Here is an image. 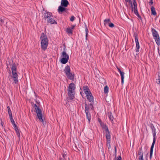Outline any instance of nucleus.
Returning a JSON list of instances; mask_svg holds the SVG:
<instances>
[{"instance_id": "f257e3e1", "label": "nucleus", "mask_w": 160, "mask_h": 160, "mask_svg": "<svg viewBox=\"0 0 160 160\" xmlns=\"http://www.w3.org/2000/svg\"><path fill=\"white\" fill-rule=\"evenodd\" d=\"M75 85L74 83L72 82L69 85L68 90V99L72 100L75 98Z\"/></svg>"}, {"instance_id": "f03ea898", "label": "nucleus", "mask_w": 160, "mask_h": 160, "mask_svg": "<svg viewBox=\"0 0 160 160\" xmlns=\"http://www.w3.org/2000/svg\"><path fill=\"white\" fill-rule=\"evenodd\" d=\"M150 126L151 129L152 131V133L153 134V139L152 143V144L151 147L150 148V159H151L152 158L153 151V149L154 148V146L155 144V143L156 141V129L155 128L154 126L151 123L150 125Z\"/></svg>"}, {"instance_id": "7ed1b4c3", "label": "nucleus", "mask_w": 160, "mask_h": 160, "mask_svg": "<svg viewBox=\"0 0 160 160\" xmlns=\"http://www.w3.org/2000/svg\"><path fill=\"white\" fill-rule=\"evenodd\" d=\"M41 46L42 48L45 50L47 48L48 44V40L46 35L42 33L40 37Z\"/></svg>"}, {"instance_id": "20e7f679", "label": "nucleus", "mask_w": 160, "mask_h": 160, "mask_svg": "<svg viewBox=\"0 0 160 160\" xmlns=\"http://www.w3.org/2000/svg\"><path fill=\"white\" fill-rule=\"evenodd\" d=\"M11 69L12 74V77L13 78L14 82L16 84L18 82V75L17 71V66L15 63L12 64Z\"/></svg>"}, {"instance_id": "39448f33", "label": "nucleus", "mask_w": 160, "mask_h": 160, "mask_svg": "<svg viewBox=\"0 0 160 160\" xmlns=\"http://www.w3.org/2000/svg\"><path fill=\"white\" fill-rule=\"evenodd\" d=\"M65 48L63 49V51L62 53L61 57L62 58L61 59L60 61L61 63L63 64L66 63L69 60V56L66 52L65 51Z\"/></svg>"}, {"instance_id": "423d86ee", "label": "nucleus", "mask_w": 160, "mask_h": 160, "mask_svg": "<svg viewBox=\"0 0 160 160\" xmlns=\"http://www.w3.org/2000/svg\"><path fill=\"white\" fill-rule=\"evenodd\" d=\"M34 107L35 108V112L37 113V117L39 120L42 122H43L42 118V111L39 106H38L36 104H34Z\"/></svg>"}, {"instance_id": "0eeeda50", "label": "nucleus", "mask_w": 160, "mask_h": 160, "mask_svg": "<svg viewBox=\"0 0 160 160\" xmlns=\"http://www.w3.org/2000/svg\"><path fill=\"white\" fill-rule=\"evenodd\" d=\"M151 32L152 36L158 46L160 45V37L158 33L154 29L152 28Z\"/></svg>"}, {"instance_id": "6e6552de", "label": "nucleus", "mask_w": 160, "mask_h": 160, "mask_svg": "<svg viewBox=\"0 0 160 160\" xmlns=\"http://www.w3.org/2000/svg\"><path fill=\"white\" fill-rule=\"evenodd\" d=\"M134 37H135V42L136 44V52H137L136 53V55H137L139 54V49L140 48V46L139 44V43L138 40V37L137 35V34L135 33H134Z\"/></svg>"}, {"instance_id": "1a4fd4ad", "label": "nucleus", "mask_w": 160, "mask_h": 160, "mask_svg": "<svg viewBox=\"0 0 160 160\" xmlns=\"http://www.w3.org/2000/svg\"><path fill=\"white\" fill-rule=\"evenodd\" d=\"M68 11V9L63 6H60L58 9V11L59 13L61 14L64 12H66Z\"/></svg>"}, {"instance_id": "9d476101", "label": "nucleus", "mask_w": 160, "mask_h": 160, "mask_svg": "<svg viewBox=\"0 0 160 160\" xmlns=\"http://www.w3.org/2000/svg\"><path fill=\"white\" fill-rule=\"evenodd\" d=\"M138 160H144L143 158V153L142 148H139L138 151Z\"/></svg>"}, {"instance_id": "9b49d317", "label": "nucleus", "mask_w": 160, "mask_h": 160, "mask_svg": "<svg viewBox=\"0 0 160 160\" xmlns=\"http://www.w3.org/2000/svg\"><path fill=\"white\" fill-rule=\"evenodd\" d=\"M83 91L86 95L88 94H91L90 91L87 86H85L83 87Z\"/></svg>"}, {"instance_id": "f8f14e48", "label": "nucleus", "mask_w": 160, "mask_h": 160, "mask_svg": "<svg viewBox=\"0 0 160 160\" xmlns=\"http://www.w3.org/2000/svg\"><path fill=\"white\" fill-rule=\"evenodd\" d=\"M52 15V13L49 12H46V11H45L44 14V18L46 20L47 18L49 19L51 16Z\"/></svg>"}, {"instance_id": "ddd939ff", "label": "nucleus", "mask_w": 160, "mask_h": 160, "mask_svg": "<svg viewBox=\"0 0 160 160\" xmlns=\"http://www.w3.org/2000/svg\"><path fill=\"white\" fill-rule=\"evenodd\" d=\"M68 2L67 0H61V6H63L64 7H67L69 5Z\"/></svg>"}, {"instance_id": "4468645a", "label": "nucleus", "mask_w": 160, "mask_h": 160, "mask_svg": "<svg viewBox=\"0 0 160 160\" xmlns=\"http://www.w3.org/2000/svg\"><path fill=\"white\" fill-rule=\"evenodd\" d=\"M87 98L90 102H92L93 101V97L92 94H88L86 95Z\"/></svg>"}, {"instance_id": "2eb2a0df", "label": "nucleus", "mask_w": 160, "mask_h": 160, "mask_svg": "<svg viewBox=\"0 0 160 160\" xmlns=\"http://www.w3.org/2000/svg\"><path fill=\"white\" fill-rule=\"evenodd\" d=\"M13 126L14 128V129L16 132L18 137H20V133L18 126L16 124H14Z\"/></svg>"}, {"instance_id": "dca6fc26", "label": "nucleus", "mask_w": 160, "mask_h": 160, "mask_svg": "<svg viewBox=\"0 0 160 160\" xmlns=\"http://www.w3.org/2000/svg\"><path fill=\"white\" fill-rule=\"evenodd\" d=\"M66 75L68 79L70 80H73L74 79V74H72L71 72Z\"/></svg>"}, {"instance_id": "f3484780", "label": "nucleus", "mask_w": 160, "mask_h": 160, "mask_svg": "<svg viewBox=\"0 0 160 160\" xmlns=\"http://www.w3.org/2000/svg\"><path fill=\"white\" fill-rule=\"evenodd\" d=\"M64 71L66 75L68 74V73L70 72L71 69L70 67L68 65H67L64 69Z\"/></svg>"}, {"instance_id": "a211bd4d", "label": "nucleus", "mask_w": 160, "mask_h": 160, "mask_svg": "<svg viewBox=\"0 0 160 160\" xmlns=\"http://www.w3.org/2000/svg\"><path fill=\"white\" fill-rule=\"evenodd\" d=\"M48 22H50L51 24H57V22L53 18H50L49 19L47 20Z\"/></svg>"}, {"instance_id": "6ab92c4d", "label": "nucleus", "mask_w": 160, "mask_h": 160, "mask_svg": "<svg viewBox=\"0 0 160 160\" xmlns=\"http://www.w3.org/2000/svg\"><path fill=\"white\" fill-rule=\"evenodd\" d=\"M86 114V117L87 119L88 120V121L89 123L90 122L91 120V114L89 112H85Z\"/></svg>"}, {"instance_id": "aec40b11", "label": "nucleus", "mask_w": 160, "mask_h": 160, "mask_svg": "<svg viewBox=\"0 0 160 160\" xmlns=\"http://www.w3.org/2000/svg\"><path fill=\"white\" fill-rule=\"evenodd\" d=\"M125 73L124 72H121L120 74L121 78V83L123 84L124 83V75Z\"/></svg>"}, {"instance_id": "412c9836", "label": "nucleus", "mask_w": 160, "mask_h": 160, "mask_svg": "<svg viewBox=\"0 0 160 160\" xmlns=\"http://www.w3.org/2000/svg\"><path fill=\"white\" fill-rule=\"evenodd\" d=\"M151 10L152 14L154 15H156L157 14V13L156 12L155 8L153 6H152L151 7Z\"/></svg>"}, {"instance_id": "4be33fe9", "label": "nucleus", "mask_w": 160, "mask_h": 160, "mask_svg": "<svg viewBox=\"0 0 160 160\" xmlns=\"http://www.w3.org/2000/svg\"><path fill=\"white\" fill-rule=\"evenodd\" d=\"M106 139H107V142L110 141L111 136L110 135V133H109V132H108V133H106Z\"/></svg>"}, {"instance_id": "5701e85b", "label": "nucleus", "mask_w": 160, "mask_h": 160, "mask_svg": "<svg viewBox=\"0 0 160 160\" xmlns=\"http://www.w3.org/2000/svg\"><path fill=\"white\" fill-rule=\"evenodd\" d=\"M133 3L134 7H133V8H132V9H134V12L137 11H138L137 5L136 2H133Z\"/></svg>"}, {"instance_id": "b1692460", "label": "nucleus", "mask_w": 160, "mask_h": 160, "mask_svg": "<svg viewBox=\"0 0 160 160\" xmlns=\"http://www.w3.org/2000/svg\"><path fill=\"white\" fill-rule=\"evenodd\" d=\"M110 22H111V21L110 19H106L104 20V24L105 26L109 25Z\"/></svg>"}, {"instance_id": "393cba45", "label": "nucleus", "mask_w": 160, "mask_h": 160, "mask_svg": "<svg viewBox=\"0 0 160 160\" xmlns=\"http://www.w3.org/2000/svg\"><path fill=\"white\" fill-rule=\"evenodd\" d=\"M85 112H89V110L90 109V107L89 106H88L86 102L85 103Z\"/></svg>"}, {"instance_id": "a878e982", "label": "nucleus", "mask_w": 160, "mask_h": 160, "mask_svg": "<svg viewBox=\"0 0 160 160\" xmlns=\"http://www.w3.org/2000/svg\"><path fill=\"white\" fill-rule=\"evenodd\" d=\"M109 88L107 86H106L104 88V92L105 94L107 93L108 91Z\"/></svg>"}, {"instance_id": "bb28decb", "label": "nucleus", "mask_w": 160, "mask_h": 160, "mask_svg": "<svg viewBox=\"0 0 160 160\" xmlns=\"http://www.w3.org/2000/svg\"><path fill=\"white\" fill-rule=\"evenodd\" d=\"M8 109V112L9 114V117L11 116H12L11 111L10 109V108L9 106L7 107Z\"/></svg>"}, {"instance_id": "cd10ccee", "label": "nucleus", "mask_w": 160, "mask_h": 160, "mask_svg": "<svg viewBox=\"0 0 160 160\" xmlns=\"http://www.w3.org/2000/svg\"><path fill=\"white\" fill-rule=\"evenodd\" d=\"M66 31L67 33L68 34H72V30L69 28H67Z\"/></svg>"}, {"instance_id": "c85d7f7f", "label": "nucleus", "mask_w": 160, "mask_h": 160, "mask_svg": "<svg viewBox=\"0 0 160 160\" xmlns=\"http://www.w3.org/2000/svg\"><path fill=\"white\" fill-rule=\"evenodd\" d=\"M156 82L157 83L160 85V71L159 72L158 78L156 79Z\"/></svg>"}, {"instance_id": "c756f323", "label": "nucleus", "mask_w": 160, "mask_h": 160, "mask_svg": "<svg viewBox=\"0 0 160 160\" xmlns=\"http://www.w3.org/2000/svg\"><path fill=\"white\" fill-rule=\"evenodd\" d=\"M9 118H10V119L11 122L12 124L13 125L14 124H15V122H14L13 119L12 118V116H10Z\"/></svg>"}, {"instance_id": "7c9ffc66", "label": "nucleus", "mask_w": 160, "mask_h": 160, "mask_svg": "<svg viewBox=\"0 0 160 160\" xmlns=\"http://www.w3.org/2000/svg\"><path fill=\"white\" fill-rule=\"evenodd\" d=\"M135 14L140 18L141 20H142V18L141 16L139 15L138 11H137L134 12Z\"/></svg>"}, {"instance_id": "2f4dec72", "label": "nucleus", "mask_w": 160, "mask_h": 160, "mask_svg": "<svg viewBox=\"0 0 160 160\" xmlns=\"http://www.w3.org/2000/svg\"><path fill=\"white\" fill-rule=\"evenodd\" d=\"M85 32H86V40H87V39L88 33V30L87 27L85 28Z\"/></svg>"}, {"instance_id": "473e14b6", "label": "nucleus", "mask_w": 160, "mask_h": 160, "mask_svg": "<svg viewBox=\"0 0 160 160\" xmlns=\"http://www.w3.org/2000/svg\"><path fill=\"white\" fill-rule=\"evenodd\" d=\"M109 119L112 122L113 120V116L112 115V113H110L109 116Z\"/></svg>"}, {"instance_id": "72a5a7b5", "label": "nucleus", "mask_w": 160, "mask_h": 160, "mask_svg": "<svg viewBox=\"0 0 160 160\" xmlns=\"http://www.w3.org/2000/svg\"><path fill=\"white\" fill-rule=\"evenodd\" d=\"M102 127V128L105 129L106 128L108 127L104 123H101L100 125Z\"/></svg>"}, {"instance_id": "f704fd0d", "label": "nucleus", "mask_w": 160, "mask_h": 160, "mask_svg": "<svg viewBox=\"0 0 160 160\" xmlns=\"http://www.w3.org/2000/svg\"><path fill=\"white\" fill-rule=\"evenodd\" d=\"M107 145L108 146V148H111L110 146V141H107Z\"/></svg>"}, {"instance_id": "c9c22d12", "label": "nucleus", "mask_w": 160, "mask_h": 160, "mask_svg": "<svg viewBox=\"0 0 160 160\" xmlns=\"http://www.w3.org/2000/svg\"><path fill=\"white\" fill-rule=\"evenodd\" d=\"M125 0L126 2H129L131 4V7H132V8H133V5H132V2L131 0Z\"/></svg>"}, {"instance_id": "e433bc0d", "label": "nucleus", "mask_w": 160, "mask_h": 160, "mask_svg": "<svg viewBox=\"0 0 160 160\" xmlns=\"http://www.w3.org/2000/svg\"><path fill=\"white\" fill-rule=\"evenodd\" d=\"M75 18V17L73 16H72L70 18V20L71 22H73Z\"/></svg>"}, {"instance_id": "4c0bfd02", "label": "nucleus", "mask_w": 160, "mask_h": 160, "mask_svg": "<svg viewBox=\"0 0 160 160\" xmlns=\"http://www.w3.org/2000/svg\"><path fill=\"white\" fill-rule=\"evenodd\" d=\"M108 25H109V26L111 28H113V27H114V24L110 22V23H109V24Z\"/></svg>"}, {"instance_id": "58836bf2", "label": "nucleus", "mask_w": 160, "mask_h": 160, "mask_svg": "<svg viewBox=\"0 0 160 160\" xmlns=\"http://www.w3.org/2000/svg\"><path fill=\"white\" fill-rule=\"evenodd\" d=\"M90 108L92 110L93 108V105L92 103H90L89 105Z\"/></svg>"}, {"instance_id": "ea45409f", "label": "nucleus", "mask_w": 160, "mask_h": 160, "mask_svg": "<svg viewBox=\"0 0 160 160\" xmlns=\"http://www.w3.org/2000/svg\"><path fill=\"white\" fill-rule=\"evenodd\" d=\"M153 2L152 0H150V2H149V4L150 5H151L153 4Z\"/></svg>"}, {"instance_id": "a19ab883", "label": "nucleus", "mask_w": 160, "mask_h": 160, "mask_svg": "<svg viewBox=\"0 0 160 160\" xmlns=\"http://www.w3.org/2000/svg\"><path fill=\"white\" fill-rule=\"evenodd\" d=\"M105 130V131L107 132V133H108V132H109V133H110V132L109 131V130L108 129V127H107L106 129H104Z\"/></svg>"}, {"instance_id": "79ce46f5", "label": "nucleus", "mask_w": 160, "mask_h": 160, "mask_svg": "<svg viewBox=\"0 0 160 160\" xmlns=\"http://www.w3.org/2000/svg\"><path fill=\"white\" fill-rule=\"evenodd\" d=\"M59 160H66L64 158V155H63V157L62 158H60Z\"/></svg>"}, {"instance_id": "37998d69", "label": "nucleus", "mask_w": 160, "mask_h": 160, "mask_svg": "<svg viewBox=\"0 0 160 160\" xmlns=\"http://www.w3.org/2000/svg\"><path fill=\"white\" fill-rule=\"evenodd\" d=\"M117 68L118 70V71L120 73H121V72H122L120 69L118 67H117Z\"/></svg>"}, {"instance_id": "c03bdc74", "label": "nucleus", "mask_w": 160, "mask_h": 160, "mask_svg": "<svg viewBox=\"0 0 160 160\" xmlns=\"http://www.w3.org/2000/svg\"><path fill=\"white\" fill-rule=\"evenodd\" d=\"M98 120V122H99L100 124V125H101V123H103L102 122L101 120L100 119H99Z\"/></svg>"}, {"instance_id": "a18cd8bd", "label": "nucleus", "mask_w": 160, "mask_h": 160, "mask_svg": "<svg viewBox=\"0 0 160 160\" xmlns=\"http://www.w3.org/2000/svg\"><path fill=\"white\" fill-rule=\"evenodd\" d=\"M75 27V26L74 25H72V27H71V29L72 30L74 28V27Z\"/></svg>"}, {"instance_id": "49530a36", "label": "nucleus", "mask_w": 160, "mask_h": 160, "mask_svg": "<svg viewBox=\"0 0 160 160\" xmlns=\"http://www.w3.org/2000/svg\"><path fill=\"white\" fill-rule=\"evenodd\" d=\"M115 152H116V147H115Z\"/></svg>"}, {"instance_id": "de8ad7c7", "label": "nucleus", "mask_w": 160, "mask_h": 160, "mask_svg": "<svg viewBox=\"0 0 160 160\" xmlns=\"http://www.w3.org/2000/svg\"><path fill=\"white\" fill-rule=\"evenodd\" d=\"M133 2H136V0H133Z\"/></svg>"}, {"instance_id": "09e8293b", "label": "nucleus", "mask_w": 160, "mask_h": 160, "mask_svg": "<svg viewBox=\"0 0 160 160\" xmlns=\"http://www.w3.org/2000/svg\"><path fill=\"white\" fill-rule=\"evenodd\" d=\"M43 11H44V9H43Z\"/></svg>"}]
</instances>
